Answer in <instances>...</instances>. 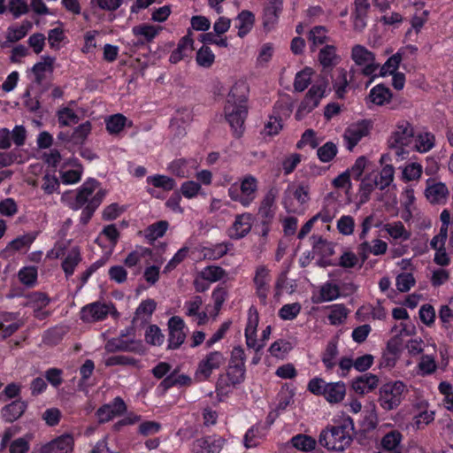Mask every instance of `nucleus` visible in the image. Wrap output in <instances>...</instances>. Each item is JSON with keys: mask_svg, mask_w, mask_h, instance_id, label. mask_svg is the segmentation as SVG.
<instances>
[{"mask_svg": "<svg viewBox=\"0 0 453 453\" xmlns=\"http://www.w3.org/2000/svg\"><path fill=\"white\" fill-rule=\"evenodd\" d=\"M127 410L124 400L117 396L110 403L103 405L96 411V417L100 423L108 422L117 416H120Z\"/></svg>", "mask_w": 453, "mask_h": 453, "instance_id": "21", "label": "nucleus"}, {"mask_svg": "<svg viewBox=\"0 0 453 453\" xmlns=\"http://www.w3.org/2000/svg\"><path fill=\"white\" fill-rule=\"evenodd\" d=\"M226 357L221 351L213 350L204 355L197 365L195 379L199 381L207 380L212 372L225 365Z\"/></svg>", "mask_w": 453, "mask_h": 453, "instance_id": "8", "label": "nucleus"}, {"mask_svg": "<svg viewBox=\"0 0 453 453\" xmlns=\"http://www.w3.org/2000/svg\"><path fill=\"white\" fill-rule=\"evenodd\" d=\"M428 408L429 403L424 399L418 400L412 404L413 416L411 426L414 430H422L434 420L435 412Z\"/></svg>", "mask_w": 453, "mask_h": 453, "instance_id": "14", "label": "nucleus"}, {"mask_svg": "<svg viewBox=\"0 0 453 453\" xmlns=\"http://www.w3.org/2000/svg\"><path fill=\"white\" fill-rule=\"evenodd\" d=\"M292 349L293 345L290 342L279 339L270 346L268 350L273 357L282 359Z\"/></svg>", "mask_w": 453, "mask_h": 453, "instance_id": "52", "label": "nucleus"}, {"mask_svg": "<svg viewBox=\"0 0 453 453\" xmlns=\"http://www.w3.org/2000/svg\"><path fill=\"white\" fill-rule=\"evenodd\" d=\"M425 195L432 203H444L449 196V189L442 182L428 184Z\"/></svg>", "mask_w": 453, "mask_h": 453, "instance_id": "31", "label": "nucleus"}, {"mask_svg": "<svg viewBox=\"0 0 453 453\" xmlns=\"http://www.w3.org/2000/svg\"><path fill=\"white\" fill-rule=\"evenodd\" d=\"M230 243L221 242L206 247L201 250L202 256L204 259L217 260L225 256L229 250Z\"/></svg>", "mask_w": 453, "mask_h": 453, "instance_id": "38", "label": "nucleus"}, {"mask_svg": "<svg viewBox=\"0 0 453 453\" xmlns=\"http://www.w3.org/2000/svg\"><path fill=\"white\" fill-rule=\"evenodd\" d=\"M387 249L388 244L384 241L379 239L373 240L372 243L364 241L359 246V250L363 254L364 258H366L368 254L375 256L383 255L386 253Z\"/></svg>", "mask_w": 453, "mask_h": 453, "instance_id": "42", "label": "nucleus"}, {"mask_svg": "<svg viewBox=\"0 0 453 453\" xmlns=\"http://www.w3.org/2000/svg\"><path fill=\"white\" fill-rule=\"evenodd\" d=\"M153 261L155 265L147 266L143 273L144 280L150 285H155L158 281L160 276V266L164 262V258L162 257H158Z\"/></svg>", "mask_w": 453, "mask_h": 453, "instance_id": "51", "label": "nucleus"}, {"mask_svg": "<svg viewBox=\"0 0 453 453\" xmlns=\"http://www.w3.org/2000/svg\"><path fill=\"white\" fill-rule=\"evenodd\" d=\"M293 447L302 451H311L315 449L316 441L305 434H297L291 439Z\"/></svg>", "mask_w": 453, "mask_h": 453, "instance_id": "57", "label": "nucleus"}, {"mask_svg": "<svg viewBox=\"0 0 453 453\" xmlns=\"http://www.w3.org/2000/svg\"><path fill=\"white\" fill-rule=\"evenodd\" d=\"M249 87L245 81L239 80L231 87L226 102L247 103Z\"/></svg>", "mask_w": 453, "mask_h": 453, "instance_id": "33", "label": "nucleus"}, {"mask_svg": "<svg viewBox=\"0 0 453 453\" xmlns=\"http://www.w3.org/2000/svg\"><path fill=\"white\" fill-rule=\"evenodd\" d=\"M200 275L203 279H205L208 282L212 283L222 280L226 276V271L220 266L210 265L204 267L201 272Z\"/></svg>", "mask_w": 453, "mask_h": 453, "instance_id": "54", "label": "nucleus"}, {"mask_svg": "<svg viewBox=\"0 0 453 453\" xmlns=\"http://www.w3.org/2000/svg\"><path fill=\"white\" fill-rule=\"evenodd\" d=\"M321 362L326 372L331 373L337 366L339 358V350L336 342L331 341L327 342L325 349L320 355Z\"/></svg>", "mask_w": 453, "mask_h": 453, "instance_id": "28", "label": "nucleus"}, {"mask_svg": "<svg viewBox=\"0 0 453 453\" xmlns=\"http://www.w3.org/2000/svg\"><path fill=\"white\" fill-rule=\"evenodd\" d=\"M226 440L219 435H209L193 441L191 445L192 453H220Z\"/></svg>", "mask_w": 453, "mask_h": 453, "instance_id": "17", "label": "nucleus"}, {"mask_svg": "<svg viewBox=\"0 0 453 453\" xmlns=\"http://www.w3.org/2000/svg\"><path fill=\"white\" fill-rule=\"evenodd\" d=\"M146 181L153 188H162L164 191L173 190L176 187V181L173 178L163 174L150 175Z\"/></svg>", "mask_w": 453, "mask_h": 453, "instance_id": "46", "label": "nucleus"}, {"mask_svg": "<svg viewBox=\"0 0 453 453\" xmlns=\"http://www.w3.org/2000/svg\"><path fill=\"white\" fill-rule=\"evenodd\" d=\"M392 94L388 88L383 85H376L369 93L368 100L375 105H384L388 104L391 100Z\"/></svg>", "mask_w": 453, "mask_h": 453, "instance_id": "37", "label": "nucleus"}, {"mask_svg": "<svg viewBox=\"0 0 453 453\" xmlns=\"http://www.w3.org/2000/svg\"><path fill=\"white\" fill-rule=\"evenodd\" d=\"M168 222L165 220L157 221L150 226H149L144 230V237L148 240L149 242L152 243L157 239L162 237L166 230L168 229Z\"/></svg>", "mask_w": 453, "mask_h": 453, "instance_id": "47", "label": "nucleus"}, {"mask_svg": "<svg viewBox=\"0 0 453 453\" xmlns=\"http://www.w3.org/2000/svg\"><path fill=\"white\" fill-rule=\"evenodd\" d=\"M369 134V125L360 121L349 125L344 131L343 142L348 150H352L355 146Z\"/></svg>", "mask_w": 453, "mask_h": 453, "instance_id": "18", "label": "nucleus"}, {"mask_svg": "<svg viewBox=\"0 0 453 453\" xmlns=\"http://www.w3.org/2000/svg\"><path fill=\"white\" fill-rule=\"evenodd\" d=\"M354 423L349 416L342 415L341 419L324 429L319 438L321 446L330 451L342 452L353 441Z\"/></svg>", "mask_w": 453, "mask_h": 453, "instance_id": "2", "label": "nucleus"}, {"mask_svg": "<svg viewBox=\"0 0 453 453\" xmlns=\"http://www.w3.org/2000/svg\"><path fill=\"white\" fill-rule=\"evenodd\" d=\"M53 63H54V58H52L50 57H45V58H43L42 61L36 63L33 66V69H32L33 73H35L36 80L38 81H41L43 79L45 73L52 72Z\"/></svg>", "mask_w": 453, "mask_h": 453, "instance_id": "60", "label": "nucleus"}, {"mask_svg": "<svg viewBox=\"0 0 453 453\" xmlns=\"http://www.w3.org/2000/svg\"><path fill=\"white\" fill-rule=\"evenodd\" d=\"M98 183L95 180L85 181L77 191H69L62 195V200L68 203L73 210H79L86 204L81 214V221L87 224L96 208L101 204L105 191L96 190Z\"/></svg>", "mask_w": 453, "mask_h": 453, "instance_id": "1", "label": "nucleus"}, {"mask_svg": "<svg viewBox=\"0 0 453 453\" xmlns=\"http://www.w3.org/2000/svg\"><path fill=\"white\" fill-rule=\"evenodd\" d=\"M253 219L250 213L245 212L235 217L228 235L233 239H241L250 231Z\"/></svg>", "mask_w": 453, "mask_h": 453, "instance_id": "23", "label": "nucleus"}, {"mask_svg": "<svg viewBox=\"0 0 453 453\" xmlns=\"http://www.w3.org/2000/svg\"><path fill=\"white\" fill-rule=\"evenodd\" d=\"M161 30L160 27L149 24H141L132 28L133 35L137 38L139 43L151 42Z\"/></svg>", "mask_w": 453, "mask_h": 453, "instance_id": "32", "label": "nucleus"}, {"mask_svg": "<svg viewBox=\"0 0 453 453\" xmlns=\"http://www.w3.org/2000/svg\"><path fill=\"white\" fill-rule=\"evenodd\" d=\"M224 113L231 127L240 134L248 113L247 103L226 102Z\"/></svg>", "mask_w": 453, "mask_h": 453, "instance_id": "15", "label": "nucleus"}, {"mask_svg": "<svg viewBox=\"0 0 453 453\" xmlns=\"http://www.w3.org/2000/svg\"><path fill=\"white\" fill-rule=\"evenodd\" d=\"M307 390L314 395L322 396L330 404H336L344 400L347 388L343 381L327 382L316 376L309 380Z\"/></svg>", "mask_w": 453, "mask_h": 453, "instance_id": "3", "label": "nucleus"}, {"mask_svg": "<svg viewBox=\"0 0 453 453\" xmlns=\"http://www.w3.org/2000/svg\"><path fill=\"white\" fill-rule=\"evenodd\" d=\"M257 190V179L251 174H246L228 188L227 194L232 201L249 207L255 201Z\"/></svg>", "mask_w": 453, "mask_h": 453, "instance_id": "4", "label": "nucleus"}, {"mask_svg": "<svg viewBox=\"0 0 453 453\" xmlns=\"http://www.w3.org/2000/svg\"><path fill=\"white\" fill-rule=\"evenodd\" d=\"M48 257L63 258L61 266L66 277L73 274L76 266L81 261V250L78 246L65 249L62 245H57L48 253Z\"/></svg>", "mask_w": 453, "mask_h": 453, "instance_id": "7", "label": "nucleus"}, {"mask_svg": "<svg viewBox=\"0 0 453 453\" xmlns=\"http://www.w3.org/2000/svg\"><path fill=\"white\" fill-rule=\"evenodd\" d=\"M309 201L310 186L302 183L287 190L283 204L288 212L300 213L303 211V206Z\"/></svg>", "mask_w": 453, "mask_h": 453, "instance_id": "9", "label": "nucleus"}, {"mask_svg": "<svg viewBox=\"0 0 453 453\" xmlns=\"http://www.w3.org/2000/svg\"><path fill=\"white\" fill-rule=\"evenodd\" d=\"M186 325L184 320L179 316H173L168 320L169 338L168 348L172 349H178L185 341Z\"/></svg>", "mask_w": 453, "mask_h": 453, "instance_id": "19", "label": "nucleus"}, {"mask_svg": "<svg viewBox=\"0 0 453 453\" xmlns=\"http://www.w3.org/2000/svg\"><path fill=\"white\" fill-rule=\"evenodd\" d=\"M245 378L243 364H230L226 373L221 375L217 381V390L221 394L227 393V388H233L242 383Z\"/></svg>", "mask_w": 453, "mask_h": 453, "instance_id": "13", "label": "nucleus"}, {"mask_svg": "<svg viewBox=\"0 0 453 453\" xmlns=\"http://www.w3.org/2000/svg\"><path fill=\"white\" fill-rule=\"evenodd\" d=\"M27 406V403L21 399L12 401L11 403L2 408V418L5 422H14L22 416Z\"/></svg>", "mask_w": 453, "mask_h": 453, "instance_id": "29", "label": "nucleus"}, {"mask_svg": "<svg viewBox=\"0 0 453 453\" xmlns=\"http://www.w3.org/2000/svg\"><path fill=\"white\" fill-rule=\"evenodd\" d=\"M415 149L420 153L429 151L434 146V136L430 133H422L415 138Z\"/></svg>", "mask_w": 453, "mask_h": 453, "instance_id": "56", "label": "nucleus"}, {"mask_svg": "<svg viewBox=\"0 0 453 453\" xmlns=\"http://www.w3.org/2000/svg\"><path fill=\"white\" fill-rule=\"evenodd\" d=\"M408 393L406 384L401 380L389 381L379 389V405L387 411L397 409Z\"/></svg>", "mask_w": 453, "mask_h": 453, "instance_id": "5", "label": "nucleus"}, {"mask_svg": "<svg viewBox=\"0 0 453 453\" xmlns=\"http://www.w3.org/2000/svg\"><path fill=\"white\" fill-rule=\"evenodd\" d=\"M196 170V163L183 158L176 159L168 165V171L180 178H188Z\"/></svg>", "mask_w": 453, "mask_h": 453, "instance_id": "27", "label": "nucleus"}, {"mask_svg": "<svg viewBox=\"0 0 453 453\" xmlns=\"http://www.w3.org/2000/svg\"><path fill=\"white\" fill-rule=\"evenodd\" d=\"M413 134V127L409 121L403 119L397 122L395 129L388 139V145L396 150L395 153L399 158L406 157L407 152L404 151L403 147L411 143Z\"/></svg>", "mask_w": 453, "mask_h": 453, "instance_id": "6", "label": "nucleus"}, {"mask_svg": "<svg viewBox=\"0 0 453 453\" xmlns=\"http://www.w3.org/2000/svg\"><path fill=\"white\" fill-rule=\"evenodd\" d=\"M104 349L110 353L116 351L141 352L142 343L124 337H118L107 341Z\"/></svg>", "mask_w": 453, "mask_h": 453, "instance_id": "24", "label": "nucleus"}, {"mask_svg": "<svg viewBox=\"0 0 453 453\" xmlns=\"http://www.w3.org/2000/svg\"><path fill=\"white\" fill-rule=\"evenodd\" d=\"M326 82L324 80L318 81L309 89L304 99L299 105L296 113V119H300L304 114L316 108L320 100L325 96Z\"/></svg>", "mask_w": 453, "mask_h": 453, "instance_id": "11", "label": "nucleus"}, {"mask_svg": "<svg viewBox=\"0 0 453 453\" xmlns=\"http://www.w3.org/2000/svg\"><path fill=\"white\" fill-rule=\"evenodd\" d=\"M340 296V288L331 281L325 282L319 289L318 303L331 302Z\"/></svg>", "mask_w": 453, "mask_h": 453, "instance_id": "45", "label": "nucleus"}, {"mask_svg": "<svg viewBox=\"0 0 453 453\" xmlns=\"http://www.w3.org/2000/svg\"><path fill=\"white\" fill-rule=\"evenodd\" d=\"M49 303L50 300L44 294L36 292L27 297L26 305L33 307L35 316L39 319H42L44 317V313H42L41 310L46 307Z\"/></svg>", "mask_w": 453, "mask_h": 453, "instance_id": "44", "label": "nucleus"}, {"mask_svg": "<svg viewBox=\"0 0 453 453\" xmlns=\"http://www.w3.org/2000/svg\"><path fill=\"white\" fill-rule=\"evenodd\" d=\"M337 151L336 145L332 142H327L318 149L317 155L321 162L327 163L336 156Z\"/></svg>", "mask_w": 453, "mask_h": 453, "instance_id": "63", "label": "nucleus"}, {"mask_svg": "<svg viewBox=\"0 0 453 453\" xmlns=\"http://www.w3.org/2000/svg\"><path fill=\"white\" fill-rule=\"evenodd\" d=\"M33 24L29 20H23L20 24L10 26L6 31L8 42H16L23 39L32 29Z\"/></svg>", "mask_w": 453, "mask_h": 453, "instance_id": "34", "label": "nucleus"}, {"mask_svg": "<svg viewBox=\"0 0 453 453\" xmlns=\"http://www.w3.org/2000/svg\"><path fill=\"white\" fill-rule=\"evenodd\" d=\"M180 191L185 198L193 199L202 193V187L195 180H186L181 183Z\"/></svg>", "mask_w": 453, "mask_h": 453, "instance_id": "59", "label": "nucleus"}, {"mask_svg": "<svg viewBox=\"0 0 453 453\" xmlns=\"http://www.w3.org/2000/svg\"><path fill=\"white\" fill-rule=\"evenodd\" d=\"M329 311L327 315L328 321L333 326L343 324L349 313V309L342 303H335L326 307Z\"/></svg>", "mask_w": 453, "mask_h": 453, "instance_id": "36", "label": "nucleus"}, {"mask_svg": "<svg viewBox=\"0 0 453 453\" xmlns=\"http://www.w3.org/2000/svg\"><path fill=\"white\" fill-rule=\"evenodd\" d=\"M319 61L324 68L336 65L340 61V57L336 53V48L334 45L326 44L319 54Z\"/></svg>", "mask_w": 453, "mask_h": 453, "instance_id": "41", "label": "nucleus"}, {"mask_svg": "<svg viewBox=\"0 0 453 453\" xmlns=\"http://www.w3.org/2000/svg\"><path fill=\"white\" fill-rule=\"evenodd\" d=\"M421 375H428L435 372L437 368L435 357L433 355H423L418 365Z\"/></svg>", "mask_w": 453, "mask_h": 453, "instance_id": "64", "label": "nucleus"}, {"mask_svg": "<svg viewBox=\"0 0 453 453\" xmlns=\"http://www.w3.org/2000/svg\"><path fill=\"white\" fill-rule=\"evenodd\" d=\"M271 270L265 265L256 266L253 276L255 292L263 304H266L271 290Z\"/></svg>", "mask_w": 453, "mask_h": 453, "instance_id": "12", "label": "nucleus"}, {"mask_svg": "<svg viewBox=\"0 0 453 453\" xmlns=\"http://www.w3.org/2000/svg\"><path fill=\"white\" fill-rule=\"evenodd\" d=\"M302 306L299 303L284 304L278 311V316L282 320H293L301 312Z\"/></svg>", "mask_w": 453, "mask_h": 453, "instance_id": "58", "label": "nucleus"}, {"mask_svg": "<svg viewBox=\"0 0 453 453\" xmlns=\"http://www.w3.org/2000/svg\"><path fill=\"white\" fill-rule=\"evenodd\" d=\"M403 440L402 434L397 430H393L386 434L380 441L381 447L384 450L390 453H400V444Z\"/></svg>", "mask_w": 453, "mask_h": 453, "instance_id": "35", "label": "nucleus"}, {"mask_svg": "<svg viewBox=\"0 0 453 453\" xmlns=\"http://www.w3.org/2000/svg\"><path fill=\"white\" fill-rule=\"evenodd\" d=\"M259 322V315L256 307L251 306L248 310L247 323L245 327V340L248 348L259 351L265 347L257 340V329Z\"/></svg>", "mask_w": 453, "mask_h": 453, "instance_id": "16", "label": "nucleus"}, {"mask_svg": "<svg viewBox=\"0 0 453 453\" xmlns=\"http://www.w3.org/2000/svg\"><path fill=\"white\" fill-rule=\"evenodd\" d=\"M58 122L61 126H71L79 121L78 115L70 107H63L58 111Z\"/></svg>", "mask_w": 453, "mask_h": 453, "instance_id": "61", "label": "nucleus"}, {"mask_svg": "<svg viewBox=\"0 0 453 453\" xmlns=\"http://www.w3.org/2000/svg\"><path fill=\"white\" fill-rule=\"evenodd\" d=\"M265 437V433L262 426L255 425L248 429L243 438L245 448H255L260 444L261 441Z\"/></svg>", "mask_w": 453, "mask_h": 453, "instance_id": "39", "label": "nucleus"}, {"mask_svg": "<svg viewBox=\"0 0 453 453\" xmlns=\"http://www.w3.org/2000/svg\"><path fill=\"white\" fill-rule=\"evenodd\" d=\"M415 200L414 189L411 186L405 187L401 194V204L408 213V217L411 216Z\"/></svg>", "mask_w": 453, "mask_h": 453, "instance_id": "62", "label": "nucleus"}, {"mask_svg": "<svg viewBox=\"0 0 453 453\" xmlns=\"http://www.w3.org/2000/svg\"><path fill=\"white\" fill-rule=\"evenodd\" d=\"M111 307L104 303L95 302L84 306L81 311V318L85 322L104 320L110 313Z\"/></svg>", "mask_w": 453, "mask_h": 453, "instance_id": "20", "label": "nucleus"}, {"mask_svg": "<svg viewBox=\"0 0 453 453\" xmlns=\"http://www.w3.org/2000/svg\"><path fill=\"white\" fill-rule=\"evenodd\" d=\"M384 230L394 240L404 242L410 239L411 233L405 228L401 221L388 223L384 226Z\"/></svg>", "mask_w": 453, "mask_h": 453, "instance_id": "40", "label": "nucleus"}, {"mask_svg": "<svg viewBox=\"0 0 453 453\" xmlns=\"http://www.w3.org/2000/svg\"><path fill=\"white\" fill-rule=\"evenodd\" d=\"M283 0H270L264 11V26L270 29L277 23L282 12Z\"/></svg>", "mask_w": 453, "mask_h": 453, "instance_id": "30", "label": "nucleus"}, {"mask_svg": "<svg viewBox=\"0 0 453 453\" xmlns=\"http://www.w3.org/2000/svg\"><path fill=\"white\" fill-rule=\"evenodd\" d=\"M390 157L388 154H382L380 158V164L382 168L379 173V180H377L378 187L380 190L388 188L395 179V167L388 164Z\"/></svg>", "mask_w": 453, "mask_h": 453, "instance_id": "26", "label": "nucleus"}, {"mask_svg": "<svg viewBox=\"0 0 453 453\" xmlns=\"http://www.w3.org/2000/svg\"><path fill=\"white\" fill-rule=\"evenodd\" d=\"M350 57L354 63L362 68V73L365 76L375 74L380 68V64L376 62L374 53L364 45H354L351 49Z\"/></svg>", "mask_w": 453, "mask_h": 453, "instance_id": "10", "label": "nucleus"}, {"mask_svg": "<svg viewBox=\"0 0 453 453\" xmlns=\"http://www.w3.org/2000/svg\"><path fill=\"white\" fill-rule=\"evenodd\" d=\"M348 73L343 68H338L334 72V88L339 97H343L348 87Z\"/></svg>", "mask_w": 453, "mask_h": 453, "instance_id": "50", "label": "nucleus"}, {"mask_svg": "<svg viewBox=\"0 0 453 453\" xmlns=\"http://www.w3.org/2000/svg\"><path fill=\"white\" fill-rule=\"evenodd\" d=\"M73 438L70 434H63L41 448V453H71L73 449Z\"/></svg>", "mask_w": 453, "mask_h": 453, "instance_id": "22", "label": "nucleus"}, {"mask_svg": "<svg viewBox=\"0 0 453 453\" xmlns=\"http://www.w3.org/2000/svg\"><path fill=\"white\" fill-rule=\"evenodd\" d=\"M196 60L199 66L210 68L215 61V55L208 46H202L196 52Z\"/></svg>", "mask_w": 453, "mask_h": 453, "instance_id": "55", "label": "nucleus"}, {"mask_svg": "<svg viewBox=\"0 0 453 453\" xmlns=\"http://www.w3.org/2000/svg\"><path fill=\"white\" fill-rule=\"evenodd\" d=\"M254 24V15L248 11L242 12L236 19V27L238 35L242 37L247 35Z\"/></svg>", "mask_w": 453, "mask_h": 453, "instance_id": "48", "label": "nucleus"}, {"mask_svg": "<svg viewBox=\"0 0 453 453\" xmlns=\"http://www.w3.org/2000/svg\"><path fill=\"white\" fill-rule=\"evenodd\" d=\"M403 55L400 51L391 56L381 66L380 65L379 71L380 76H386L388 74H394L400 63L402 62Z\"/></svg>", "mask_w": 453, "mask_h": 453, "instance_id": "53", "label": "nucleus"}, {"mask_svg": "<svg viewBox=\"0 0 453 453\" xmlns=\"http://www.w3.org/2000/svg\"><path fill=\"white\" fill-rule=\"evenodd\" d=\"M378 187L377 180L370 175L362 179L357 193L358 202L360 204L367 203L371 197V194L375 188Z\"/></svg>", "mask_w": 453, "mask_h": 453, "instance_id": "43", "label": "nucleus"}, {"mask_svg": "<svg viewBox=\"0 0 453 453\" xmlns=\"http://www.w3.org/2000/svg\"><path fill=\"white\" fill-rule=\"evenodd\" d=\"M379 385V378L372 373H365L352 380L351 388L358 395L373 391Z\"/></svg>", "mask_w": 453, "mask_h": 453, "instance_id": "25", "label": "nucleus"}, {"mask_svg": "<svg viewBox=\"0 0 453 453\" xmlns=\"http://www.w3.org/2000/svg\"><path fill=\"white\" fill-rule=\"evenodd\" d=\"M308 40L311 42V50H314L315 48L326 43L329 41V37L327 36L326 29L324 27L319 26L310 31Z\"/></svg>", "mask_w": 453, "mask_h": 453, "instance_id": "49", "label": "nucleus"}]
</instances>
